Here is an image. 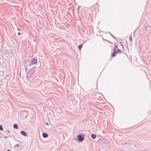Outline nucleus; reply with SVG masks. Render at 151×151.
Masks as SVG:
<instances>
[{"label":"nucleus","instance_id":"13","mask_svg":"<svg viewBox=\"0 0 151 151\" xmlns=\"http://www.w3.org/2000/svg\"><path fill=\"white\" fill-rule=\"evenodd\" d=\"M3 129V128L2 127V126L0 124V130L2 131Z\"/></svg>","mask_w":151,"mask_h":151},{"label":"nucleus","instance_id":"22","mask_svg":"<svg viewBox=\"0 0 151 151\" xmlns=\"http://www.w3.org/2000/svg\"><path fill=\"white\" fill-rule=\"evenodd\" d=\"M12 51H13L12 50V49L10 50V52L11 53H12Z\"/></svg>","mask_w":151,"mask_h":151},{"label":"nucleus","instance_id":"21","mask_svg":"<svg viewBox=\"0 0 151 151\" xmlns=\"http://www.w3.org/2000/svg\"><path fill=\"white\" fill-rule=\"evenodd\" d=\"M120 43L121 45L122 46V47L123 48V44H122V42H120Z\"/></svg>","mask_w":151,"mask_h":151},{"label":"nucleus","instance_id":"4","mask_svg":"<svg viewBox=\"0 0 151 151\" xmlns=\"http://www.w3.org/2000/svg\"><path fill=\"white\" fill-rule=\"evenodd\" d=\"M24 67H27V63H29L30 62V60H24Z\"/></svg>","mask_w":151,"mask_h":151},{"label":"nucleus","instance_id":"10","mask_svg":"<svg viewBox=\"0 0 151 151\" xmlns=\"http://www.w3.org/2000/svg\"><path fill=\"white\" fill-rule=\"evenodd\" d=\"M116 52L118 53H121L122 52V50L118 48H117V50L116 51Z\"/></svg>","mask_w":151,"mask_h":151},{"label":"nucleus","instance_id":"24","mask_svg":"<svg viewBox=\"0 0 151 151\" xmlns=\"http://www.w3.org/2000/svg\"><path fill=\"white\" fill-rule=\"evenodd\" d=\"M6 151H10V150H9L8 149L6 150Z\"/></svg>","mask_w":151,"mask_h":151},{"label":"nucleus","instance_id":"1","mask_svg":"<svg viewBox=\"0 0 151 151\" xmlns=\"http://www.w3.org/2000/svg\"><path fill=\"white\" fill-rule=\"evenodd\" d=\"M36 68V66H34L29 69L28 72L26 73L27 78H31L33 76L34 73L35 72Z\"/></svg>","mask_w":151,"mask_h":151},{"label":"nucleus","instance_id":"19","mask_svg":"<svg viewBox=\"0 0 151 151\" xmlns=\"http://www.w3.org/2000/svg\"><path fill=\"white\" fill-rule=\"evenodd\" d=\"M6 131H7L8 133H10V131L9 130H6Z\"/></svg>","mask_w":151,"mask_h":151},{"label":"nucleus","instance_id":"14","mask_svg":"<svg viewBox=\"0 0 151 151\" xmlns=\"http://www.w3.org/2000/svg\"><path fill=\"white\" fill-rule=\"evenodd\" d=\"M132 35H131L129 37V40L130 42H131L132 41Z\"/></svg>","mask_w":151,"mask_h":151},{"label":"nucleus","instance_id":"25","mask_svg":"<svg viewBox=\"0 0 151 151\" xmlns=\"http://www.w3.org/2000/svg\"><path fill=\"white\" fill-rule=\"evenodd\" d=\"M2 137H1V136H0V138H1Z\"/></svg>","mask_w":151,"mask_h":151},{"label":"nucleus","instance_id":"3","mask_svg":"<svg viewBox=\"0 0 151 151\" xmlns=\"http://www.w3.org/2000/svg\"><path fill=\"white\" fill-rule=\"evenodd\" d=\"M37 59L36 58H33L31 60V62L29 63L28 65L29 67L33 65H37Z\"/></svg>","mask_w":151,"mask_h":151},{"label":"nucleus","instance_id":"9","mask_svg":"<svg viewBox=\"0 0 151 151\" xmlns=\"http://www.w3.org/2000/svg\"><path fill=\"white\" fill-rule=\"evenodd\" d=\"M13 127L15 129H18V125L17 124H14V125H13Z\"/></svg>","mask_w":151,"mask_h":151},{"label":"nucleus","instance_id":"18","mask_svg":"<svg viewBox=\"0 0 151 151\" xmlns=\"http://www.w3.org/2000/svg\"><path fill=\"white\" fill-rule=\"evenodd\" d=\"M17 34L18 35H20L21 34V33L20 32H18Z\"/></svg>","mask_w":151,"mask_h":151},{"label":"nucleus","instance_id":"7","mask_svg":"<svg viewBox=\"0 0 151 151\" xmlns=\"http://www.w3.org/2000/svg\"><path fill=\"white\" fill-rule=\"evenodd\" d=\"M42 136L44 138H45L47 137L48 136V135L46 133H45V132L43 133H42Z\"/></svg>","mask_w":151,"mask_h":151},{"label":"nucleus","instance_id":"2","mask_svg":"<svg viewBox=\"0 0 151 151\" xmlns=\"http://www.w3.org/2000/svg\"><path fill=\"white\" fill-rule=\"evenodd\" d=\"M84 134L83 133L80 134L77 136V141L78 142H81L84 140Z\"/></svg>","mask_w":151,"mask_h":151},{"label":"nucleus","instance_id":"5","mask_svg":"<svg viewBox=\"0 0 151 151\" xmlns=\"http://www.w3.org/2000/svg\"><path fill=\"white\" fill-rule=\"evenodd\" d=\"M20 133L22 135L26 137L27 135V133L24 130H22V131H21L20 132Z\"/></svg>","mask_w":151,"mask_h":151},{"label":"nucleus","instance_id":"6","mask_svg":"<svg viewBox=\"0 0 151 151\" xmlns=\"http://www.w3.org/2000/svg\"><path fill=\"white\" fill-rule=\"evenodd\" d=\"M116 49H114L112 53H111V56L112 57H114L116 55Z\"/></svg>","mask_w":151,"mask_h":151},{"label":"nucleus","instance_id":"17","mask_svg":"<svg viewBox=\"0 0 151 151\" xmlns=\"http://www.w3.org/2000/svg\"><path fill=\"white\" fill-rule=\"evenodd\" d=\"M19 144H16V145H15L14 146V147H17L19 145Z\"/></svg>","mask_w":151,"mask_h":151},{"label":"nucleus","instance_id":"15","mask_svg":"<svg viewBox=\"0 0 151 151\" xmlns=\"http://www.w3.org/2000/svg\"><path fill=\"white\" fill-rule=\"evenodd\" d=\"M117 48H118V46L117 45H116L114 46V49H115L116 50V48L117 49Z\"/></svg>","mask_w":151,"mask_h":151},{"label":"nucleus","instance_id":"8","mask_svg":"<svg viewBox=\"0 0 151 151\" xmlns=\"http://www.w3.org/2000/svg\"><path fill=\"white\" fill-rule=\"evenodd\" d=\"M91 136L92 139H94L96 138V135L92 133L91 134Z\"/></svg>","mask_w":151,"mask_h":151},{"label":"nucleus","instance_id":"23","mask_svg":"<svg viewBox=\"0 0 151 151\" xmlns=\"http://www.w3.org/2000/svg\"><path fill=\"white\" fill-rule=\"evenodd\" d=\"M45 124L47 125H49L48 123L47 122H46L45 123Z\"/></svg>","mask_w":151,"mask_h":151},{"label":"nucleus","instance_id":"12","mask_svg":"<svg viewBox=\"0 0 151 151\" xmlns=\"http://www.w3.org/2000/svg\"><path fill=\"white\" fill-rule=\"evenodd\" d=\"M110 35L114 39H116V37L113 36L112 34L110 33V32H109Z\"/></svg>","mask_w":151,"mask_h":151},{"label":"nucleus","instance_id":"11","mask_svg":"<svg viewBox=\"0 0 151 151\" xmlns=\"http://www.w3.org/2000/svg\"><path fill=\"white\" fill-rule=\"evenodd\" d=\"M83 45L82 44H80L79 45L78 47V49L79 50L81 49Z\"/></svg>","mask_w":151,"mask_h":151},{"label":"nucleus","instance_id":"16","mask_svg":"<svg viewBox=\"0 0 151 151\" xmlns=\"http://www.w3.org/2000/svg\"><path fill=\"white\" fill-rule=\"evenodd\" d=\"M25 72H26L27 71V67H24Z\"/></svg>","mask_w":151,"mask_h":151},{"label":"nucleus","instance_id":"20","mask_svg":"<svg viewBox=\"0 0 151 151\" xmlns=\"http://www.w3.org/2000/svg\"><path fill=\"white\" fill-rule=\"evenodd\" d=\"M3 137H4V138H8L9 137L5 136H4Z\"/></svg>","mask_w":151,"mask_h":151}]
</instances>
